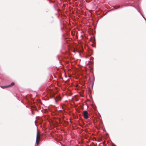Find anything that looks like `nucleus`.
<instances>
[{
    "instance_id": "nucleus-1",
    "label": "nucleus",
    "mask_w": 146,
    "mask_h": 146,
    "mask_svg": "<svg viewBox=\"0 0 146 146\" xmlns=\"http://www.w3.org/2000/svg\"><path fill=\"white\" fill-rule=\"evenodd\" d=\"M40 135L39 134L38 131L37 130L36 134V143L38 145L39 143V141L40 139Z\"/></svg>"
},
{
    "instance_id": "nucleus-2",
    "label": "nucleus",
    "mask_w": 146,
    "mask_h": 146,
    "mask_svg": "<svg viewBox=\"0 0 146 146\" xmlns=\"http://www.w3.org/2000/svg\"><path fill=\"white\" fill-rule=\"evenodd\" d=\"M15 84L14 82H12L10 85L6 86H1L0 87L3 89H4L8 87H10L14 85Z\"/></svg>"
},
{
    "instance_id": "nucleus-3",
    "label": "nucleus",
    "mask_w": 146,
    "mask_h": 146,
    "mask_svg": "<svg viewBox=\"0 0 146 146\" xmlns=\"http://www.w3.org/2000/svg\"><path fill=\"white\" fill-rule=\"evenodd\" d=\"M83 115L84 118L86 119H87L88 118V113L87 111H83Z\"/></svg>"
},
{
    "instance_id": "nucleus-4",
    "label": "nucleus",
    "mask_w": 146,
    "mask_h": 146,
    "mask_svg": "<svg viewBox=\"0 0 146 146\" xmlns=\"http://www.w3.org/2000/svg\"><path fill=\"white\" fill-rule=\"evenodd\" d=\"M54 100L56 102H57L58 101L61 100V98L59 96H58L56 97V98H54Z\"/></svg>"
},
{
    "instance_id": "nucleus-5",
    "label": "nucleus",
    "mask_w": 146,
    "mask_h": 146,
    "mask_svg": "<svg viewBox=\"0 0 146 146\" xmlns=\"http://www.w3.org/2000/svg\"><path fill=\"white\" fill-rule=\"evenodd\" d=\"M54 97V95H51L50 96V97L51 98H53Z\"/></svg>"
},
{
    "instance_id": "nucleus-6",
    "label": "nucleus",
    "mask_w": 146,
    "mask_h": 146,
    "mask_svg": "<svg viewBox=\"0 0 146 146\" xmlns=\"http://www.w3.org/2000/svg\"><path fill=\"white\" fill-rule=\"evenodd\" d=\"M120 7V6H119L117 8H119Z\"/></svg>"
}]
</instances>
